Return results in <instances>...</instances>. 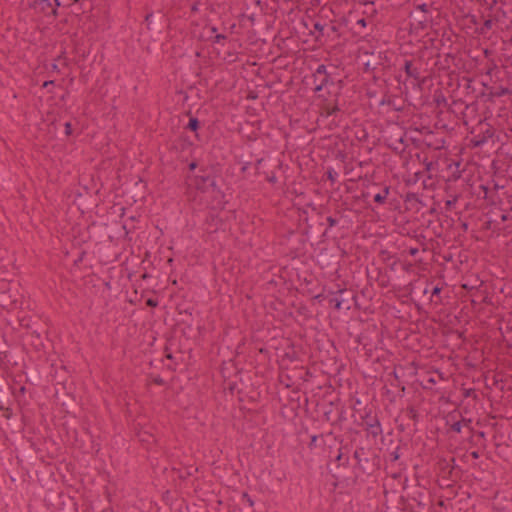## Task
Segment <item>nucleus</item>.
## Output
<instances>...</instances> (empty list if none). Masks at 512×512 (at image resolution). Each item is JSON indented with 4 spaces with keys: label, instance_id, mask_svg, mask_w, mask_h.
Segmentation results:
<instances>
[{
    "label": "nucleus",
    "instance_id": "nucleus-1",
    "mask_svg": "<svg viewBox=\"0 0 512 512\" xmlns=\"http://www.w3.org/2000/svg\"><path fill=\"white\" fill-rule=\"evenodd\" d=\"M390 188L388 186H381L373 183L365 191L354 194V206L358 205L360 208H369L372 202L383 204L389 195Z\"/></svg>",
    "mask_w": 512,
    "mask_h": 512
},
{
    "label": "nucleus",
    "instance_id": "nucleus-2",
    "mask_svg": "<svg viewBox=\"0 0 512 512\" xmlns=\"http://www.w3.org/2000/svg\"><path fill=\"white\" fill-rule=\"evenodd\" d=\"M366 168L365 174H358L357 178L354 179V194L360 193L361 191H365L369 186H371L374 181L372 180L373 167L370 163L363 164L359 163V168Z\"/></svg>",
    "mask_w": 512,
    "mask_h": 512
},
{
    "label": "nucleus",
    "instance_id": "nucleus-3",
    "mask_svg": "<svg viewBox=\"0 0 512 512\" xmlns=\"http://www.w3.org/2000/svg\"><path fill=\"white\" fill-rule=\"evenodd\" d=\"M194 186L202 192L207 191L210 187L213 190L217 188L215 178L205 168H201L199 174L194 177Z\"/></svg>",
    "mask_w": 512,
    "mask_h": 512
},
{
    "label": "nucleus",
    "instance_id": "nucleus-4",
    "mask_svg": "<svg viewBox=\"0 0 512 512\" xmlns=\"http://www.w3.org/2000/svg\"><path fill=\"white\" fill-rule=\"evenodd\" d=\"M329 306L335 310L349 311L351 308L350 299L346 290H338L328 299Z\"/></svg>",
    "mask_w": 512,
    "mask_h": 512
},
{
    "label": "nucleus",
    "instance_id": "nucleus-5",
    "mask_svg": "<svg viewBox=\"0 0 512 512\" xmlns=\"http://www.w3.org/2000/svg\"><path fill=\"white\" fill-rule=\"evenodd\" d=\"M358 425L363 427L364 430L373 437H376L381 433L379 421L377 417L371 413H366L365 416H361V421Z\"/></svg>",
    "mask_w": 512,
    "mask_h": 512
},
{
    "label": "nucleus",
    "instance_id": "nucleus-6",
    "mask_svg": "<svg viewBox=\"0 0 512 512\" xmlns=\"http://www.w3.org/2000/svg\"><path fill=\"white\" fill-rule=\"evenodd\" d=\"M337 462V469L339 470L341 467L346 468L349 465L350 461V449L349 447L342 446L338 449V454L335 458Z\"/></svg>",
    "mask_w": 512,
    "mask_h": 512
},
{
    "label": "nucleus",
    "instance_id": "nucleus-7",
    "mask_svg": "<svg viewBox=\"0 0 512 512\" xmlns=\"http://www.w3.org/2000/svg\"><path fill=\"white\" fill-rule=\"evenodd\" d=\"M361 8H365L363 14L367 15V17L373 16L376 13L373 1H354V11H358Z\"/></svg>",
    "mask_w": 512,
    "mask_h": 512
},
{
    "label": "nucleus",
    "instance_id": "nucleus-8",
    "mask_svg": "<svg viewBox=\"0 0 512 512\" xmlns=\"http://www.w3.org/2000/svg\"><path fill=\"white\" fill-rule=\"evenodd\" d=\"M35 4L45 14L57 16V9L53 8L51 0H35Z\"/></svg>",
    "mask_w": 512,
    "mask_h": 512
},
{
    "label": "nucleus",
    "instance_id": "nucleus-9",
    "mask_svg": "<svg viewBox=\"0 0 512 512\" xmlns=\"http://www.w3.org/2000/svg\"><path fill=\"white\" fill-rule=\"evenodd\" d=\"M404 70L408 77L419 79L420 73L417 68L413 67L412 61L406 60L404 64Z\"/></svg>",
    "mask_w": 512,
    "mask_h": 512
},
{
    "label": "nucleus",
    "instance_id": "nucleus-10",
    "mask_svg": "<svg viewBox=\"0 0 512 512\" xmlns=\"http://www.w3.org/2000/svg\"><path fill=\"white\" fill-rule=\"evenodd\" d=\"M178 146L181 150H185L186 148H189L193 146V142L189 140L187 136L181 135L177 140L174 142V147L177 149Z\"/></svg>",
    "mask_w": 512,
    "mask_h": 512
},
{
    "label": "nucleus",
    "instance_id": "nucleus-11",
    "mask_svg": "<svg viewBox=\"0 0 512 512\" xmlns=\"http://www.w3.org/2000/svg\"><path fill=\"white\" fill-rule=\"evenodd\" d=\"M185 128L195 132L196 139L200 140L199 134L197 133V130L200 128V121L198 120V118L191 116Z\"/></svg>",
    "mask_w": 512,
    "mask_h": 512
},
{
    "label": "nucleus",
    "instance_id": "nucleus-12",
    "mask_svg": "<svg viewBox=\"0 0 512 512\" xmlns=\"http://www.w3.org/2000/svg\"><path fill=\"white\" fill-rule=\"evenodd\" d=\"M328 81H329V76H327V77L313 76V83L315 85L314 90L317 92L321 91L322 88L328 83Z\"/></svg>",
    "mask_w": 512,
    "mask_h": 512
},
{
    "label": "nucleus",
    "instance_id": "nucleus-13",
    "mask_svg": "<svg viewBox=\"0 0 512 512\" xmlns=\"http://www.w3.org/2000/svg\"><path fill=\"white\" fill-rule=\"evenodd\" d=\"M313 76H316V77H327L329 76L327 74V71H326V66L321 64L317 67L315 73L313 74Z\"/></svg>",
    "mask_w": 512,
    "mask_h": 512
},
{
    "label": "nucleus",
    "instance_id": "nucleus-14",
    "mask_svg": "<svg viewBox=\"0 0 512 512\" xmlns=\"http://www.w3.org/2000/svg\"><path fill=\"white\" fill-rule=\"evenodd\" d=\"M406 416L413 421H417V418H418L417 410L414 407H408L406 409Z\"/></svg>",
    "mask_w": 512,
    "mask_h": 512
},
{
    "label": "nucleus",
    "instance_id": "nucleus-15",
    "mask_svg": "<svg viewBox=\"0 0 512 512\" xmlns=\"http://www.w3.org/2000/svg\"><path fill=\"white\" fill-rule=\"evenodd\" d=\"M197 471V468L193 467V466H190L188 467L186 470H185V473L183 474H180V477L181 478H187L191 475H193V472H196Z\"/></svg>",
    "mask_w": 512,
    "mask_h": 512
},
{
    "label": "nucleus",
    "instance_id": "nucleus-16",
    "mask_svg": "<svg viewBox=\"0 0 512 512\" xmlns=\"http://www.w3.org/2000/svg\"><path fill=\"white\" fill-rule=\"evenodd\" d=\"M457 202V197H454L453 199H449L445 202V209L446 210H451L452 207L455 205V203Z\"/></svg>",
    "mask_w": 512,
    "mask_h": 512
},
{
    "label": "nucleus",
    "instance_id": "nucleus-17",
    "mask_svg": "<svg viewBox=\"0 0 512 512\" xmlns=\"http://www.w3.org/2000/svg\"><path fill=\"white\" fill-rule=\"evenodd\" d=\"M451 429L456 432V433H460L461 432V429H462V422L461 421H457L455 423H453L451 425Z\"/></svg>",
    "mask_w": 512,
    "mask_h": 512
},
{
    "label": "nucleus",
    "instance_id": "nucleus-18",
    "mask_svg": "<svg viewBox=\"0 0 512 512\" xmlns=\"http://www.w3.org/2000/svg\"><path fill=\"white\" fill-rule=\"evenodd\" d=\"M492 26H493V20L492 19H487L483 23L482 31L483 30H490L492 28Z\"/></svg>",
    "mask_w": 512,
    "mask_h": 512
},
{
    "label": "nucleus",
    "instance_id": "nucleus-19",
    "mask_svg": "<svg viewBox=\"0 0 512 512\" xmlns=\"http://www.w3.org/2000/svg\"><path fill=\"white\" fill-rule=\"evenodd\" d=\"M227 37L224 34H216L212 40L213 43H220L222 40H225Z\"/></svg>",
    "mask_w": 512,
    "mask_h": 512
},
{
    "label": "nucleus",
    "instance_id": "nucleus-20",
    "mask_svg": "<svg viewBox=\"0 0 512 512\" xmlns=\"http://www.w3.org/2000/svg\"><path fill=\"white\" fill-rule=\"evenodd\" d=\"M324 28H325V26L322 25L321 23H319V22L314 23V30L318 31L320 35H323Z\"/></svg>",
    "mask_w": 512,
    "mask_h": 512
},
{
    "label": "nucleus",
    "instance_id": "nucleus-21",
    "mask_svg": "<svg viewBox=\"0 0 512 512\" xmlns=\"http://www.w3.org/2000/svg\"><path fill=\"white\" fill-rule=\"evenodd\" d=\"M510 93V90L506 87H501L500 90L495 93L496 96L500 97V96H503V95H507Z\"/></svg>",
    "mask_w": 512,
    "mask_h": 512
},
{
    "label": "nucleus",
    "instance_id": "nucleus-22",
    "mask_svg": "<svg viewBox=\"0 0 512 512\" xmlns=\"http://www.w3.org/2000/svg\"><path fill=\"white\" fill-rule=\"evenodd\" d=\"M334 477L338 480V482L335 484L336 486H339L340 484H342V480L341 478H344V475L341 474L340 471H337L335 474H334Z\"/></svg>",
    "mask_w": 512,
    "mask_h": 512
},
{
    "label": "nucleus",
    "instance_id": "nucleus-23",
    "mask_svg": "<svg viewBox=\"0 0 512 512\" xmlns=\"http://www.w3.org/2000/svg\"><path fill=\"white\" fill-rule=\"evenodd\" d=\"M146 305L149 307H156L158 305V302L155 299L149 298L146 301Z\"/></svg>",
    "mask_w": 512,
    "mask_h": 512
},
{
    "label": "nucleus",
    "instance_id": "nucleus-24",
    "mask_svg": "<svg viewBox=\"0 0 512 512\" xmlns=\"http://www.w3.org/2000/svg\"><path fill=\"white\" fill-rule=\"evenodd\" d=\"M464 396H465V397L473 396L474 398H476V397H477V395H476V393H475V390H473V389H467V390H465V392H464Z\"/></svg>",
    "mask_w": 512,
    "mask_h": 512
},
{
    "label": "nucleus",
    "instance_id": "nucleus-25",
    "mask_svg": "<svg viewBox=\"0 0 512 512\" xmlns=\"http://www.w3.org/2000/svg\"><path fill=\"white\" fill-rule=\"evenodd\" d=\"M65 134L71 135L72 134V126L70 122L65 123Z\"/></svg>",
    "mask_w": 512,
    "mask_h": 512
},
{
    "label": "nucleus",
    "instance_id": "nucleus-26",
    "mask_svg": "<svg viewBox=\"0 0 512 512\" xmlns=\"http://www.w3.org/2000/svg\"><path fill=\"white\" fill-rule=\"evenodd\" d=\"M153 382L157 385H164L165 381L162 377L160 376H156L154 379H153Z\"/></svg>",
    "mask_w": 512,
    "mask_h": 512
},
{
    "label": "nucleus",
    "instance_id": "nucleus-27",
    "mask_svg": "<svg viewBox=\"0 0 512 512\" xmlns=\"http://www.w3.org/2000/svg\"><path fill=\"white\" fill-rule=\"evenodd\" d=\"M243 498L247 500L250 507L254 505V501L251 499L248 493H243Z\"/></svg>",
    "mask_w": 512,
    "mask_h": 512
},
{
    "label": "nucleus",
    "instance_id": "nucleus-28",
    "mask_svg": "<svg viewBox=\"0 0 512 512\" xmlns=\"http://www.w3.org/2000/svg\"><path fill=\"white\" fill-rule=\"evenodd\" d=\"M267 181L272 183V184H275L277 182V177L275 174H272L271 176H268L267 177Z\"/></svg>",
    "mask_w": 512,
    "mask_h": 512
},
{
    "label": "nucleus",
    "instance_id": "nucleus-29",
    "mask_svg": "<svg viewBox=\"0 0 512 512\" xmlns=\"http://www.w3.org/2000/svg\"><path fill=\"white\" fill-rule=\"evenodd\" d=\"M354 458H355V459H358V464H359V466H360L362 469H365L364 465H362V463H361V461H362V460L359 458V454H358V452H354Z\"/></svg>",
    "mask_w": 512,
    "mask_h": 512
},
{
    "label": "nucleus",
    "instance_id": "nucleus-30",
    "mask_svg": "<svg viewBox=\"0 0 512 512\" xmlns=\"http://www.w3.org/2000/svg\"><path fill=\"white\" fill-rule=\"evenodd\" d=\"M362 65L364 66V70L368 71L370 70V62L369 61H361Z\"/></svg>",
    "mask_w": 512,
    "mask_h": 512
},
{
    "label": "nucleus",
    "instance_id": "nucleus-31",
    "mask_svg": "<svg viewBox=\"0 0 512 512\" xmlns=\"http://www.w3.org/2000/svg\"><path fill=\"white\" fill-rule=\"evenodd\" d=\"M51 85H54V81L53 80H48V81H45L42 85L43 88H47V87H50Z\"/></svg>",
    "mask_w": 512,
    "mask_h": 512
},
{
    "label": "nucleus",
    "instance_id": "nucleus-32",
    "mask_svg": "<svg viewBox=\"0 0 512 512\" xmlns=\"http://www.w3.org/2000/svg\"><path fill=\"white\" fill-rule=\"evenodd\" d=\"M264 161L263 158H259L256 163H255V167H256V172L258 173V169L259 167L261 166L262 162Z\"/></svg>",
    "mask_w": 512,
    "mask_h": 512
},
{
    "label": "nucleus",
    "instance_id": "nucleus-33",
    "mask_svg": "<svg viewBox=\"0 0 512 512\" xmlns=\"http://www.w3.org/2000/svg\"><path fill=\"white\" fill-rule=\"evenodd\" d=\"M250 166V162H245L244 165L241 167V172L245 173Z\"/></svg>",
    "mask_w": 512,
    "mask_h": 512
},
{
    "label": "nucleus",
    "instance_id": "nucleus-34",
    "mask_svg": "<svg viewBox=\"0 0 512 512\" xmlns=\"http://www.w3.org/2000/svg\"><path fill=\"white\" fill-rule=\"evenodd\" d=\"M196 168H197V162H196V161H192V162L189 164V170H190V171H194Z\"/></svg>",
    "mask_w": 512,
    "mask_h": 512
},
{
    "label": "nucleus",
    "instance_id": "nucleus-35",
    "mask_svg": "<svg viewBox=\"0 0 512 512\" xmlns=\"http://www.w3.org/2000/svg\"><path fill=\"white\" fill-rule=\"evenodd\" d=\"M366 18H361L359 20H357V24L358 25H361L362 27H365L366 26Z\"/></svg>",
    "mask_w": 512,
    "mask_h": 512
},
{
    "label": "nucleus",
    "instance_id": "nucleus-36",
    "mask_svg": "<svg viewBox=\"0 0 512 512\" xmlns=\"http://www.w3.org/2000/svg\"><path fill=\"white\" fill-rule=\"evenodd\" d=\"M440 292H441V288L436 286L432 290V295H438Z\"/></svg>",
    "mask_w": 512,
    "mask_h": 512
},
{
    "label": "nucleus",
    "instance_id": "nucleus-37",
    "mask_svg": "<svg viewBox=\"0 0 512 512\" xmlns=\"http://www.w3.org/2000/svg\"><path fill=\"white\" fill-rule=\"evenodd\" d=\"M418 253V248H410L409 254L415 256Z\"/></svg>",
    "mask_w": 512,
    "mask_h": 512
},
{
    "label": "nucleus",
    "instance_id": "nucleus-38",
    "mask_svg": "<svg viewBox=\"0 0 512 512\" xmlns=\"http://www.w3.org/2000/svg\"><path fill=\"white\" fill-rule=\"evenodd\" d=\"M153 18V13H149L145 17V21L149 24L151 22V19Z\"/></svg>",
    "mask_w": 512,
    "mask_h": 512
},
{
    "label": "nucleus",
    "instance_id": "nucleus-39",
    "mask_svg": "<svg viewBox=\"0 0 512 512\" xmlns=\"http://www.w3.org/2000/svg\"><path fill=\"white\" fill-rule=\"evenodd\" d=\"M327 220L329 221L330 226H334L336 224V220L332 217H328Z\"/></svg>",
    "mask_w": 512,
    "mask_h": 512
},
{
    "label": "nucleus",
    "instance_id": "nucleus-40",
    "mask_svg": "<svg viewBox=\"0 0 512 512\" xmlns=\"http://www.w3.org/2000/svg\"><path fill=\"white\" fill-rule=\"evenodd\" d=\"M327 176L330 180H332V181L334 180V174L331 170L327 171Z\"/></svg>",
    "mask_w": 512,
    "mask_h": 512
},
{
    "label": "nucleus",
    "instance_id": "nucleus-41",
    "mask_svg": "<svg viewBox=\"0 0 512 512\" xmlns=\"http://www.w3.org/2000/svg\"><path fill=\"white\" fill-rule=\"evenodd\" d=\"M316 441H317V436H316V435L312 436V437H311L310 446L315 445Z\"/></svg>",
    "mask_w": 512,
    "mask_h": 512
},
{
    "label": "nucleus",
    "instance_id": "nucleus-42",
    "mask_svg": "<svg viewBox=\"0 0 512 512\" xmlns=\"http://www.w3.org/2000/svg\"><path fill=\"white\" fill-rule=\"evenodd\" d=\"M84 255H85V252H84V251H83V252H81V254H80L79 258H78L77 260H75V263H78V262L82 261V259H83Z\"/></svg>",
    "mask_w": 512,
    "mask_h": 512
},
{
    "label": "nucleus",
    "instance_id": "nucleus-43",
    "mask_svg": "<svg viewBox=\"0 0 512 512\" xmlns=\"http://www.w3.org/2000/svg\"><path fill=\"white\" fill-rule=\"evenodd\" d=\"M471 456L474 458V459H477L479 458V453L477 451H473L471 452Z\"/></svg>",
    "mask_w": 512,
    "mask_h": 512
},
{
    "label": "nucleus",
    "instance_id": "nucleus-44",
    "mask_svg": "<svg viewBox=\"0 0 512 512\" xmlns=\"http://www.w3.org/2000/svg\"><path fill=\"white\" fill-rule=\"evenodd\" d=\"M51 68H52V70H53V71H59V70H58V66H57V64H55V63H53V64L51 65Z\"/></svg>",
    "mask_w": 512,
    "mask_h": 512
},
{
    "label": "nucleus",
    "instance_id": "nucleus-45",
    "mask_svg": "<svg viewBox=\"0 0 512 512\" xmlns=\"http://www.w3.org/2000/svg\"><path fill=\"white\" fill-rule=\"evenodd\" d=\"M54 3H55V7L57 9V7H59L61 5L60 1L59 0H53Z\"/></svg>",
    "mask_w": 512,
    "mask_h": 512
},
{
    "label": "nucleus",
    "instance_id": "nucleus-46",
    "mask_svg": "<svg viewBox=\"0 0 512 512\" xmlns=\"http://www.w3.org/2000/svg\"><path fill=\"white\" fill-rule=\"evenodd\" d=\"M432 166V162L426 163V170H430Z\"/></svg>",
    "mask_w": 512,
    "mask_h": 512
},
{
    "label": "nucleus",
    "instance_id": "nucleus-47",
    "mask_svg": "<svg viewBox=\"0 0 512 512\" xmlns=\"http://www.w3.org/2000/svg\"><path fill=\"white\" fill-rule=\"evenodd\" d=\"M342 21H343V23H344L346 26L348 25V22H349V21H348V19H347L346 17H343V18H342Z\"/></svg>",
    "mask_w": 512,
    "mask_h": 512
},
{
    "label": "nucleus",
    "instance_id": "nucleus-48",
    "mask_svg": "<svg viewBox=\"0 0 512 512\" xmlns=\"http://www.w3.org/2000/svg\"><path fill=\"white\" fill-rule=\"evenodd\" d=\"M210 31H211V33H216L217 32V28L213 26V27L210 28Z\"/></svg>",
    "mask_w": 512,
    "mask_h": 512
},
{
    "label": "nucleus",
    "instance_id": "nucleus-49",
    "mask_svg": "<svg viewBox=\"0 0 512 512\" xmlns=\"http://www.w3.org/2000/svg\"><path fill=\"white\" fill-rule=\"evenodd\" d=\"M166 358H167V359H172V358H173V356H172V354H171V353H166Z\"/></svg>",
    "mask_w": 512,
    "mask_h": 512
},
{
    "label": "nucleus",
    "instance_id": "nucleus-50",
    "mask_svg": "<svg viewBox=\"0 0 512 512\" xmlns=\"http://www.w3.org/2000/svg\"><path fill=\"white\" fill-rule=\"evenodd\" d=\"M25 390H26V389H25V387H24V386H22V387L20 388V390H19V391H20V393L24 394V393H25Z\"/></svg>",
    "mask_w": 512,
    "mask_h": 512
},
{
    "label": "nucleus",
    "instance_id": "nucleus-51",
    "mask_svg": "<svg viewBox=\"0 0 512 512\" xmlns=\"http://www.w3.org/2000/svg\"><path fill=\"white\" fill-rule=\"evenodd\" d=\"M6 408L0 404V410H5Z\"/></svg>",
    "mask_w": 512,
    "mask_h": 512
},
{
    "label": "nucleus",
    "instance_id": "nucleus-52",
    "mask_svg": "<svg viewBox=\"0 0 512 512\" xmlns=\"http://www.w3.org/2000/svg\"><path fill=\"white\" fill-rule=\"evenodd\" d=\"M356 60H357V62H360L361 58H360V56H359V55L357 56V59H356Z\"/></svg>",
    "mask_w": 512,
    "mask_h": 512
}]
</instances>
